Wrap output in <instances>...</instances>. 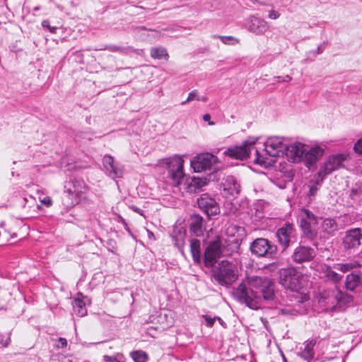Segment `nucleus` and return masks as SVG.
Returning <instances> with one entry per match:
<instances>
[{"instance_id": "16", "label": "nucleus", "mask_w": 362, "mask_h": 362, "mask_svg": "<svg viewBox=\"0 0 362 362\" xmlns=\"http://www.w3.org/2000/svg\"><path fill=\"white\" fill-rule=\"evenodd\" d=\"M361 229L359 228H352L346 231L342 243L346 249H354L361 245Z\"/></svg>"}, {"instance_id": "39", "label": "nucleus", "mask_w": 362, "mask_h": 362, "mask_svg": "<svg viewBox=\"0 0 362 362\" xmlns=\"http://www.w3.org/2000/svg\"><path fill=\"white\" fill-rule=\"evenodd\" d=\"M73 187L74 189L69 188V193L75 194L76 195H78L80 194L81 191V185L78 182V185H75L73 183Z\"/></svg>"}, {"instance_id": "18", "label": "nucleus", "mask_w": 362, "mask_h": 362, "mask_svg": "<svg viewBox=\"0 0 362 362\" xmlns=\"http://www.w3.org/2000/svg\"><path fill=\"white\" fill-rule=\"evenodd\" d=\"M103 166L106 170L107 174L112 179L120 177L123 175V168L118 164L115 163L112 156L106 155L103 158Z\"/></svg>"}, {"instance_id": "52", "label": "nucleus", "mask_w": 362, "mask_h": 362, "mask_svg": "<svg viewBox=\"0 0 362 362\" xmlns=\"http://www.w3.org/2000/svg\"><path fill=\"white\" fill-rule=\"evenodd\" d=\"M317 54H321V53L323 52V47H322V46H321V45H320V46H319V47H317Z\"/></svg>"}, {"instance_id": "54", "label": "nucleus", "mask_w": 362, "mask_h": 362, "mask_svg": "<svg viewBox=\"0 0 362 362\" xmlns=\"http://www.w3.org/2000/svg\"><path fill=\"white\" fill-rule=\"evenodd\" d=\"M33 170H36L37 172H40V168L38 165H35L33 167Z\"/></svg>"}, {"instance_id": "42", "label": "nucleus", "mask_w": 362, "mask_h": 362, "mask_svg": "<svg viewBox=\"0 0 362 362\" xmlns=\"http://www.w3.org/2000/svg\"><path fill=\"white\" fill-rule=\"evenodd\" d=\"M280 15L281 14L279 12L274 10H271L269 11L268 17L272 20H276L280 17Z\"/></svg>"}, {"instance_id": "56", "label": "nucleus", "mask_w": 362, "mask_h": 362, "mask_svg": "<svg viewBox=\"0 0 362 362\" xmlns=\"http://www.w3.org/2000/svg\"><path fill=\"white\" fill-rule=\"evenodd\" d=\"M257 3H258V4H259L260 5H262V6H264V5H265L263 2H260V1H258V2H257Z\"/></svg>"}, {"instance_id": "4", "label": "nucleus", "mask_w": 362, "mask_h": 362, "mask_svg": "<svg viewBox=\"0 0 362 362\" xmlns=\"http://www.w3.org/2000/svg\"><path fill=\"white\" fill-rule=\"evenodd\" d=\"M287 145L283 137H269L264 142L265 153H261L257 149L255 150L254 163L264 167L270 165L274 160L267 156H269L272 158L284 156L286 153Z\"/></svg>"}, {"instance_id": "49", "label": "nucleus", "mask_w": 362, "mask_h": 362, "mask_svg": "<svg viewBox=\"0 0 362 362\" xmlns=\"http://www.w3.org/2000/svg\"><path fill=\"white\" fill-rule=\"evenodd\" d=\"M130 209H131L132 210H133L134 211H135V212H136V213L139 214L140 215L144 216V212H143V211H142L141 209H139V207H137V206H130Z\"/></svg>"}, {"instance_id": "30", "label": "nucleus", "mask_w": 362, "mask_h": 362, "mask_svg": "<svg viewBox=\"0 0 362 362\" xmlns=\"http://www.w3.org/2000/svg\"><path fill=\"white\" fill-rule=\"evenodd\" d=\"M213 38H219L221 42L228 45H235L240 42V40L233 36H223L214 35L212 36Z\"/></svg>"}, {"instance_id": "5", "label": "nucleus", "mask_w": 362, "mask_h": 362, "mask_svg": "<svg viewBox=\"0 0 362 362\" xmlns=\"http://www.w3.org/2000/svg\"><path fill=\"white\" fill-rule=\"evenodd\" d=\"M212 276L221 286H229L238 278V262L234 259H223L214 266Z\"/></svg>"}, {"instance_id": "37", "label": "nucleus", "mask_w": 362, "mask_h": 362, "mask_svg": "<svg viewBox=\"0 0 362 362\" xmlns=\"http://www.w3.org/2000/svg\"><path fill=\"white\" fill-rule=\"evenodd\" d=\"M54 347L56 349H63L67 346V340L65 338L59 337L55 340Z\"/></svg>"}, {"instance_id": "1", "label": "nucleus", "mask_w": 362, "mask_h": 362, "mask_svg": "<svg viewBox=\"0 0 362 362\" xmlns=\"http://www.w3.org/2000/svg\"><path fill=\"white\" fill-rule=\"evenodd\" d=\"M247 283L248 286L245 283L239 284L234 295L250 308L257 310L260 307L261 296L267 302L274 300V284L270 279L258 276H247Z\"/></svg>"}, {"instance_id": "43", "label": "nucleus", "mask_w": 362, "mask_h": 362, "mask_svg": "<svg viewBox=\"0 0 362 362\" xmlns=\"http://www.w3.org/2000/svg\"><path fill=\"white\" fill-rule=\"evenodd\" d=\"M40 202L45 205L46 206H50L52 204V200L51 197L47 196L42 199H40Z\"/></svg>"}, {"instance_id": "34", "label": "nucleus", "mask_w": 362, "mask_h": 362, "mask_svg": "<svg viewBox=\"0 0 362 362\" xmlns=\"http://www.w3.org/2000/svg\"><path fill=\"white\" fill-rule=\"evenodd\" d=\"M132 358L134 362H145L147 360V354L143 351H136L132 353Z\"/></svg>"}, {"instance_id": "44", "label": "nucleus", "mask_w": 362, "mask_h": 362, "mask_svg": "<svg viewBox=\"0 0 362 362\" xmlns=\"http://www.w3.org/2000/svg\"><path fill=\"white\" fill-rule=\"evenodd\" d=\"M277 79L276 81V82H281V81H284V82H286V81H289L291 80V77L289 76V75H286L285 76H277V77H274V79Z\"/></svg>"}, {"instance_id": "51", "label": "nucleus", "mask_w": 362, "mask_h": 362, "mask_svg": "<svg viewBox=\"0 0 362 362\" xmlns=\"http://www.w3.org/2000/svg\"><path fill=\"white\" fill-rule=\"evenodd\" d=\"M216 317V320H218L219 323H220L222 326L225 327L226 323L222 320V319H221V317Z\"/></svg>"}, {"instance_id": "33", "label": "nucleus", "mask_w": 362, "mask_h": 362, "mask_svg": "<svg viewBox=\"0 0 362 362\" xmlns=\"http://www.w3.org/2000/svg\"><path fill=\"white\" fill-rule=\"evenodd\" d=\"M358 264L349 262L345 264H337L334 266V269L343 273H346L351 269L356 268Z\"/></svg>"}, {"instance_id": "2", "label": "nucleus", "mask_w": 362, "mask_h": 362, "mask_svg": "<svg viewBox=\"0 0 362 362\" xmlns=\"http://www.w3.org/2000/svg\"><path fill=\"white\" fill-rule=\"evenodd\" d=\"M183 164V159L179 156L166 158L159 161V165L161 167L167 168L172 185L178 186L185 182V188L187 192L191 194L199 192L203 187L206 185V179L199 177L185 179Z\"/></svg>"}, {"instance_id": "28", "label": "nucleus", "mask_w": 362, "mask_h": 362, "mask_svg": "<svg viewBox=\"0 0 362 362\" xmlns=\"http://www.w3.org/2000/svg\"><path fill=\"white\" fill-rule=\"evenodd\" d=\"M301 303L300 301H298V304H296L294 306H287L283 308H281L279 310V312L282 315H291V316H296L298 314H302L303 311H301L299 308L300 307Z\"/></svg>"}, {"instance_id": "19", "label": "nucleus", "mask_w": 362, "mask_h": 362, "mask_svg": "<svg viewBox=\"0 0 362 362\" xmlns=\"http://www.w3.org/2000/svg\"><path fill=\"white\" fill-rule=\"evenodd\" d=\"M293 235V225L288 223L284 224L276 232V236L279 242L284 247H288L290 244L291 238Z\"/></svg>"}, {"instance_id": "57", "label": "nucleus", "mask_w": 362, "mask_h": 362, "mask_svg": "<svg viewBox=\"0 0 362 362\" xmlns=\"http://www.w3.org/2000/svg\"><path fill=\"white\" fill-rule=\"evenodd\" d=\"M52 362H57L56 360H54V359H52Z\"/></svg>"}, {"instance_id": "36", "label": "nucleus", "mask_w": 362, "mask_h": 362, "mask_svg": "<svg viewBox=\"0 0 362 362\" xmlns=\"http://www.w3.org/2000/svg\"><path fill=\"white\" fill-rule=\"evenodd\" d=\"M199 96V95L198 90H194L189 93L187 98L185 101H182L181 103V105H184L186 103H187L190 101H192L194 100H198Z\"/></svg>"}, {"instance_id": "31", "label": "nucleus", "mask_w": 362, "mask_h": 362, "mask_svg": "<svg viewBox=\"0 0 362 362\" xmlns=\"http://www.w3.org/2000/svg\"><path fill=\"white\" fill-rule=\"evenodd\" d=\"M337 300H339V304L337 305V307H342L349 303H351L353 300V296L344 293L339 290V294L337 295Z\"/></svg>"}, {"instance_id": "9", "label": "nucleus", "mask_w": 362, "mask_h": 362, "mask_svg": "<svg viewBox=\"0 0 362 362\" xmlns=\"http://www.w3.org/2000/svg\"><path fill=\"white\" fill-rule=\"evenodd\" d=\"M252 255L258 257H273L277 252V247L266 238H257L250 245Z\"/></svg>"}, {"instance_id": "53", "label": "nucleus", "mask_w": 362, "mask_h": 362, "mask_svg": "<svg viewBox=\"0 0 362 362\" xmlns=\"http://www.w3.org/2000/svg\"><path fill=\"white\" fill-rule=\"evenodd\" d=\"M149 238H153V233L149 230H147Z\"/></svg>"}, {"instance_id": "38", "label": "nucleus", "mask_w": 362, "mask_h": 362, "mask_svg": "<svg viewBox=\"0 0 362 362\" xmlns=\"http://www.w3.org/2000/svg\"><path fill=\"white\" fill-rule=\"evenodd\" d=\"M202 317L205 320L206 325L209 327H212L215 320H216V317L212 318L207 315H204Z\"/></svg>"}, {"instance_id": "11", "label": "nucleus", "mask_w": 362, "mask_h": 362, "mask_svg": "<svg viewBox=\"0 0 362 362\" xmlns=\"http://www.w3.org/2000/svg\"><path fill=\"white\" fill-rule=\"evenodd\" d=\"M339 294V289L335 285L323 289L320 294L319 303L320 306L325 310H334L339 304V300H337Z\"/></svg>"}, {"instance_id": "17", "label": "nucleus", "mask_w": 362, "mask_h": 362, "mask_svg": "<svg viewBox=\"0 0 362 362\" xmlns=\"http://www.w3.org/2000/svg\"><path fill=\"white\" fill-rule=\"evenodd\" d=\"M245 28L256 35H262L268 30L269 25L264 19L250 16L245 21Z\"/></svg>"}, {"instance_id": "22", "label": "nucleus", "mask_w": 362, "mask_h": 362, "mask_svg": "<svg viewBox=\"0 0 362 362\" xmlns=\"http://www.w3.org/2000/svg\"><path fill=\"white\" fill-rule=\"evenodd\" d=\"M190 231L196 236L199 237L203 235V218L199 214L192 216L189 226Z\"/></svg>"}, {"instance_id": "21", "label": "nucleus", "mask_w": 362, "mask_h": 362, "mask_svg": "<svg viewBox=\"0 0 362 362\" xmlns=\"http://www.w3.org/2000/svg\"><path fill=\"white\" fill-rule=\"evenodd\" d=\"M316 344L315 340H309L303 344V348L299 353V356L308 362H310L314 356V346Z\"/></svg>"}, {"instance_id": "24", "label": "nucleus", "mask_w": 362, "mask_h": 362, "mask_svg": "<svg viewBox=\"0 0 362 362\" xmlns=\"http://www.w3.org/2000/svg\"><path fill=\"white\" fill-rule=\"evenodd\" d=\"M201 242L199 240L194 238L190 241V251L193 260L195 263L201 262Z\"/></svg>"}, {"instance_id": "6", "label": "nucleus", "mask_w": 362, "mask_h": 362, "mask_svg": "<svg viewBox=\"0 0 362 362\" xmlns=\"http://www.w3.org/2000/svg\"><path fill=\"white\" fill-rule=\"evenodd\" d=\"M304 276L293 267L282 269L279 271V284L284 288L299 293L303 287Z\"/></svg>"}, {"instance_id": "29", "label": "nucleus", "mask_w": 362, "mask_h": 362, "mask_svg": "<svg viewBox=\"0 0 362 362\" xmlns=\"http://www.w3.org/2000/svg\"><path fill=\"white\" fill-rule=\"evenodd\" d=\"M151 56L154 59H163L168 57L167 50L163 47H153L151 49Z\"/></svg>"}, {"instance_id": "20", "label": "nucleus", "mask_w": 362, "mask_h": 362, "mask_svg": "<svg viewBox=\"0 0 362 362\" xmlns=\"http://www.w3.org/2000/svg\"><path fill=\"white\" fill-rule=\"evenodd\" d=\"M223 186V190L233 197H236L240 192V185L238 183L236 178L233 176H228L224 181Z\"/></svg>"}, {"instance_id": "14", "label": "nucleus", "mask_w": 362, "mask_h": 362, "mask_svg": "<svg viewBox=\"0 0 362 362\" xmlns=\"http://www.w3.org/2000/svg\"><path fill=\"white\" fill-rule=\"evenodd\" d=\"M199 208L208 216L216 215L219 213L220 209L216 201L207 194H202L197 199Z\"/></svg>"}, {"instance_id": "40", "label": "nucleus", "mask_w": 362, "mask_h": 362, "mask_svg": "<svg viewBox=\"0 0 362 362\" xmlns=\"http://www.w3.org/2000/svg\"><path fill=\"white\" fill-rule=\"evenodd\" d=\"M354 149L356 153L362 155V138L354 144Z\"/></svg>"}, {"instance_id": "26", "label": "nucleus", "mask_w": 362, "mask_h": 362, "mask_svg": "<svg viewBox=\"0 0 362 362\" xmlns=\"http://www.w3.org/2000/svg\"><path fill=\"white\" fill-rule=\"evenodd\" d=\"M73 309L74 313L79 317H83L87 313V310L84 301L79 298H76L74 300Z\"/></svg>"}, {"instance_id": "46", "label": "nucleus", "mask_w": 362, "mask_h": 362, "mask_svg": "<svg viewBox=\"0 0 362 362\" xmlns=\"http://www.w3.org/2000/svg\"><path fill=\"white\" fill-rule=\"evenodd\" d=\"M317 184H318V182H317L316 185L310 186V191H309L310 196H315V194H316V192L318 189V188L317 187Z\"/></svg>"}, {"instance_id": "7", "label": "nucleus", "mask_w": 362, "mask_h": 362, "mask_svg": "<svg viewBox=\"0 0 362 362\" xmlns=\"http://www.w3.org/2000/svg\"><path fill=\"white\" fill-rule=\"evenodd\" d=\"M228 255L221 240L218 238L211 242L206 248L204 253V265L206 267H213L218 258Z\"/></svg>"}, {"instance_id": "50", "label": "nucleus", "mask_w": 362, "mask_h": 362, "mask_svg": "<svg viewBox=\"0 0 362 362\" xmlns=\"http://www.w3.org/2000/svg\"><path fill=\"white\" fill-rule=\"evenodd\" d=\"M198 100L202 101V102H206L208 100V98L206 96H199Z\"/></svg>"}, {"instance_id": "47", "label": "nucleus", "mask_w": 362, "mask_h": 362, "mask_svg": "<svg viewBox=\"0 0 362 362\" xmlns=\"http://www.w3.org/2000/svg\"><path fill=\"white\" fill-rule=\"evenodd\" d=\"M203 119H204V121H205V122H209V125H210V126H213V125H214V124H215V122L210 121V119H211V115H210L209 114H205V115H204V116H203Z\"/></svg>"}, {"instance_id": "8", "label": "nucleus", "mask_w": 362, "mask_h": 362, "mask_svg": "<svg viewBox=\"0 0 362 362\" xmlns=\"http://www.w3.org/2000/svg\"><path fill=\"white\" fill-rule=\"evenodd\" d=\"M257 139V138L250 137L243 142V145L228 148L224 151V154L235 159H246L252 156V152H255V144Z\"/></svg>"}, {"instance_id": "13", "label": "nucleus", "mask_w": 362, "mask_h": 362, "mask_svg": "<svg viewBox=\"0 0 362 362\" xmlns=\"http://www.w3.org/2000/svg\"><path fill=\"white\" fill-rule=\"evenodd\" d=\"M346 156L338 154L329 157L320 167L318 172V178L322 182L327 175L331 174L334 170L342 168L343 162L346 160Z\"/></svg>"}, {"instance_id": "27", "label": "nucleus", "mask_w": 362, "mask_h": 362, "mask_svg": "<svg viewBox=\"0 0 362 362\" xmlns=\"http://www.w3.org/2000/svg\"><path fill=\"white\" fill-rule=\"evenodd\" d=\"M185 230L182 228L179 229L177 233L175 235H173L175 246L179 249L182 255H184L183 247L185 245Z\"/></svg>"}, {"instance_id": "45", "label": "nucleus", "mask_w": 362, "mask_h": 362, "mask_svg": "<svg viewBox=\"0 0 362 362\" xmlns=\"http://www.w3.org/2000/svg\"><path fill=\"white\" fill-rule=\"evenodd\" d=\"M103 362H119V361L114 356H104L103 358Z\"/></svg>"}, {"instance_id": "23", "label": "nucleus", "mask_w": 362, "mask_h": 362, "mask_svg": "<svg viewBox=\"0 0 362 362\" xmlns=\"http://www.w3.org/2000/svg\"><path fill=\"white\" fill-rule=\"evenodd\" d=\"M362 282L361 276L356 273H351L346 276L345 286L347 290L353 291Z\"/></svg>"}, {"instance_id": "55", "label": "nucleus", "mask_w": 362, "mask_h": 362, "mask_svg": "<svg viewBox=\"0 0 362 362\" xmlns=\"http://www.w3.org/2000/svg\"><path fill=\"white\" fill-rule=\"evenodd\" d=\"M121 219H122V222L125 225V226H127V224L125 223L124 219H123L122 218H121Z\"/></svg>"}, {"instance_id": "35", "label": "nucleus", "mask_w": 362, "mask_h": 362, "mask_svg": "<svg viewBox=\"0 0 362 362\" xmlns=\"http://www.w3.org/2000/svg\"><path fill=\"white\" fill-rule=\"evenodd\" d=\"M105 49H108L109 51L113 52H122V53H127L128 50H132L133 49L131 47H119L117 45H109L105 47Z\"/></svg>"}, {"instance_id": "3", "label": "nucleus", "mask_w": 362, "mask_h": 362, "mask_svg": "<svg viewBox=\"0 0 362 362\" xmlns=\"http://www.w3.org/2000/svg\"><path fill=\"white\" fill-rule=\"evenodd\" d=\"M323 153L324 149L320 146H313L308 149L304 144L294 142L287 145L285 155L288 160L293 163L303 162L308 168H310L322 156Z\"/></svg>"}, {"instance_id": "32", "label": "nucleus", "mask_w": 362, "mask_h": 362, "mask_svg": "<svg viewBox=\"0 0 362 362\" xmlns=\"http://www.w3.org/2000/svg\"><path fill=\"white\" fill-rule=\"evenodd\" d=\"M325 275L328 279L331 280L334 283H339L342 279V276L332 270L331 268H327L325 271Z\"/></svg>"}, {"instance_id": "12", "label": "nucleus", "mask_w": 362, "mask_h": 362, "mask_svg": "<svg viewBox=\"0 0 362 362\" xmlns=\"http://www.w3.org/2000/svg\"><path fill=\"white\" fill-rule=\"evenodd\" d=\"M218 163L216 156L211 153H203L196 156L191 160V166L197 173H200L207 170H216L214 165Z\"/></svg>"}, {"instance_id": "10", "label": "nucleus", "mask_w": 362, "mask_h": 362, "mask_svg": "<svg viewBox=\"0 0 362 362\" xmlns=\"http://www.w3.org/2000/svg\"><path fill=\"white\" fill-rule=\"evenodd\" d=\"M300 225L303 234L308 239L313 240L317 235L315 226L317 223V217L308 209H302L300 214Z\"/></svg>"}, {"instance_id": "48", "label": "nucleus", "mask_w": 362, "mask_h": 362, "mask_svg": "<svg viewBox=\"0 0 362 362\" xmlns=\"http://www.w3.org/2000/svg\"><path fill=\"white\" fill-rule=\"evenodd\" d=\"M9 340H10V337L8 335H7L6 337V339H4V338H1L0 339V344H1L4 346H7L8 344Z\"/></svg>"}, {"instance_id": "15", "label": "nucleus", "mask_w": 362, "mask_h": 362, "mask_svg": "<svg viewBox=\"0 0 362 362\" xmlns=\"http://www.w3.org/2000/svg\"><path fill=\"white\" fill-rule=\"evenodd\" d=\"M316 256V250L308 246L299 245L292 255V259L296 263L307 262L313 260Z\"/></svg>"}, {"instance_id": "41", "label": "nucleus", "mask_w": 362, "mask_h": 362, "mask_svg": "<svg viewBox=\"0 0 362 362\" xmlns=\"http://www.w3.org/2000/svg\"><path fill=\"white\" fill-rule=\"evenodd\" d=\"M42 26L44 28L49 29V30L52 33H56L57 28H56V27H51V26L49 25V21L48 20H44V21L42 22Z\"/></svg>"}, {"instance_id": "25", "label": "nucleus", "mask_w": 362, "mask_h": 362, "mask_svg": "<svg viewBox=\"0 0 362 362\" xmlns=\"http://www.w3.org/2000/svg\"><path fill=\"white\" fill-rule=\"evenodd\" d=\"M338 225L333 218H326L322 223V229L328 234H332L337 230Z\"/></svg>"}]
</instances>
